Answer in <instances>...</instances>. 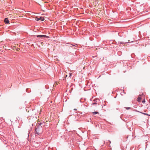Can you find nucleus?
I'll return each mask as SVG.
<instances>
[{
  "label": "nucleus",
  "instance_id": "0eeeda50",
  "mask_svg": "<svg viewBox=\"0 0 150 150\" xmlns=\"http://www.w3.org/2000/svg\"><path fill=\"white\" fill-rule=\"evenodd\" d=\"M98 113H99L98 112H97V111L92 112V113L93 115H95V114H98Z\"/></svg>",
  "mask_w": 150,
  "mask_h": 150
},
{
  "label": "nucleus",
  "instance_id": "6e6552de",
  "mask_svg": "<svg viewBox=\"0 0 150 150\" xmlns=\"http://www.w3.org/2000/svg\"><path fill=\"white\" fill-rule=\"evenodd\" d=\"M140 112L142 114H143L144 115H147V116H150V115H148V114L147 113H143L142 112Z\"/></svg>",
  "mask_w": 150,
  "mask_h": 150
},
{
  "label": "nucleus",
  "instance_id": "9d476101",
  "mask_svg": "<svg viewBox=\"0 0 150 150\" xmlns=\"http://www.w3.org/2000/svg\"><path fill=\"white\" fill-rule=\"evenodd\" d=\"M71 45H72V46H75V47L77 46V44H76L75 45H74L72 44H71Z\"/></svg>",
  "mask_w": 150,
  "mask_h": 150
},
{
  "label": "nucleus",
  "instance_id": "ddd939ff",
  "mask_svg": "<svg viewBox=\"0 0 150 150\" xmlns=\"http://www.w3.org/2000/svg\"><path fill=\"white\" fill-rule=\"evenodd\" d=\"M74 110H77V109H76V108H75V109H74Z\"/></svg>",
  "mask_w": 150,
  "mask_h": 150
},
{
  "label": "nucleus",
  "instance_id": "f257e3e1",
  "mask_svg": "<svg viewBox=\"0 0 150 150\" xmlns=\"http://www.w3.org/2000/svg\"><path fill=\"white\" fill-rule=\"evenodd\" d=\"M99 100L98 98H96L94 100L92 103V105H93L94 104H97L99 103Z\"/></svg>",
  "mask_w": 150,
  "mask_h": 150
},
{
  "label": "nucleus",
  "instance_id": "1a4fd4ad",
  "mask_svg": "<svg viewBox=\"0 0 150 150\" xmlns=\"http://www.w3.org/2000/svg\"><path fill=\"white\" fill-rule=\"evenodd\" d=\"M38 124H39V125L37 126V127L38 126V127H39V126H41V125L42 124V123H41V122H40V123H39Z\"/></svg>",
  "mask_w": 150,
  "mask_h": 150
},
{
  "label": "nucleus",
  "instance_id": "f03ea898",
  "mask_svg": "<svg viewBox=\"0 0 150 150\" xmlns=\"http://www.w3.org/2000/svg\"><path fill=\"white\" fill-rule=\"evenodd\" d=\"M37 38H48L49 37L45 35H38L37 36Z\"/></svg>",
  "mask_w": 150,
  "mask_h": 150
},
{
  "label": "nucleus",
  "instance_id": "2eb2a0df",
  "mask_svg": "<svg viewBox=\"0 0 150 150\" xmlns=\"http://www.w3.org/2000/svg\"><path fill=\"white\" fill-rule=\"evenodd\" d=\"M26 110V111H27V112H29V110H27V109Z\"/></svg>",
  "mask_w": 150,
  "mask_h": 150
},
{
  "label": "nucleus",
  "instance_id": "423d86ee",
  "mask_svg": "<svg viewBox=\"0 0 150 150\" xmlns=\"http://www.w3.org/2000/svg\"><path fill=\"white\" fill-rule=\"evenodd\" d=\"M141 96H143V95H140L137 98V101L139 102H141Z\"/></svg>",
  "mask_w": 150,
  "mask_h": 150
},
{
  "label": "nucleus",
  "instance_id": "20e7f679",
  "mask_svg": "<svg viewBox=\"0 0 150 150\" xmlns=\"http://www.w3.org/2000/svg\"><path fill=\"white\" fill-rule=\"evenodd\" d=\"M35 131L36 132L35 133L37 134L38 135H39L41 134V133L39 132L38 127L35 129Z\"/></svg>",
  "mask_w": 150,
  "mask_h": 150
},
{
  "label": "nucleus",
  "instance_id": "9b49d317",
  "mask_svg": "<svg viewBox=\"0 0 150 150\" xmlns=\"http://www.w3.org/2000/svg\"><path fill=\"white\" fill-rule=\"evenodd\" d=\"M125 108L127 110H128V109H131V108L130 107H125Z\"/></svg>",
  "mask_w": 150,
  "mask_h": 150
},
{
  "label": "nucleus",
  "instance_id": "f8f14e48",
  "mask_svg": "<svg viewBox=\"0 0 150 150\" xmlns=\"http://www.w3.org/2000/svg\"><path fill=\"white\" fill-rule=\"evenodd\" d=\"M145 102V101L144 99V100L142 101V103H144V102Z\"/></svg>",
  "mask_w": 150,
  "mask_h": 150
},
{
  "label": "nucleus",
  "instance_id": "7ed1b4c3",
  "mask_svg": "<svg viewBox=\"0 0 150 150\" xmlns=\"http://www.w3.org/2000/svg\"><path fill=\"white\" fill-rule=\"evenodd\" d=\"M35 20L37 21L40 20L41 21H43L44 20V18L43 17H40L39 18H35Z\"/></svg>",
  "mask_w": 150,
  "mask_h": 150
},
{
  "label": "nucleus",
  "instance_id": "dca6fc26",
  "mask_svg": "<svg viewBox=\"0 0 150 150\" xmlns=\"http://www.w3.org/2000/svg\"><path fill=\"white\" fill-rule=\"evenodd\" d=\"M70 45L69 46H70V47H72V46H71L72 45H71V44H70Z\"/></svg>",
  "mask_w": 150,
  "mask_h": 150
},
{
  "label": "nucleus",
  "instance_id": "4468645a",
  "mask_svg": "<svg viewBox=\"0 0 150 150\" xmlns=\"http://www.w3.org/2000/svg\"><path fill=\"white\" fill-rule=\"evenodd\" d=\"M26 110V111H27V112H29V110H27V109Z\"/></svg>",
  "mask_w": 150,
  "mask_h": 150
},
{
  "label": "nucleus",
  "instance_id": "39448f33",
  "mask_svg": "<svg viewBox=\"0 0 150 150\" xmlns=\"http://www.w3.org/2000/svg\"><path fill=\"white\" fill-rule=\"evenodd\" d=\"M4 22L6 24H8L9 23V21L8 20V18H5L4 20Z\"/></svg>",
  "mask_w": 150,
  "mask_h": 150
}]
</instances>
